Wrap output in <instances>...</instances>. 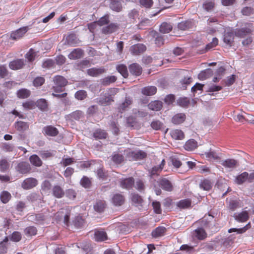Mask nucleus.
Returning a JSON list of instances; mask_svg holds the SVG:
<instances>
[{"mask_svg": "<svg viewBox=\"0 0 254 254\" xmlns=\"http://www.w3.org/2000/svg\"><path fill=\"white\" fill-rule=\"evenodd\" d=\"M54 85L52 87V89L54 92L52 95L58 98H64L66 96L67 93H64L63 94H57V93H61L64 91V88L67 84V80L63 76L61 75H56L53 78Z\"/></svg>", "mask_w": 254, "mask_h": 254, "instance_id": "1", "label": "nucleus"}, {"mask_svg": "<svg viewBox=\"0 0 254 254\" xmlns=\"http://www.w3.org/2000/svg\"><path fill=\"white\" fill-rule=\"evenodd\" d=\"M152 184L153 186L155 193L157 195H160L162 192L161 189L158 188V186L167 191H171L173 189L170 181L164 178L159 179L157 181L154 180V181L152 183Z\"/></svg>", "mask_w": 254, "mask_h": 254, "instance_id": "2", "label": "nucleus"}, {"mask_svg": "<svg viewBox=\"0 0 254 254\" xmlns=\"http://www.w3.org/2000/svg\"><path fill=\"white\" fill-rule=\"evenodd\" d=\"M146 152L142 150L129 151L127 154L126 158L128 161L140 160L146 158Z\"/></svg>", "mask_w": 254, "mask_h": 254, "instance_id": "3", "label": "nucleus"}, {"mask_svg": "<svg viewBox=\"0 0 254 254\" xmlns=\"http://www.w3.org/2000/svg\"><path fill=\"white\" fill-rule=\"evenodd\" d=\"M38 184L37 180L34 178L25 179L21 183V187L24 190H30L36 187Z\"/></svg>", "mask_w": 254, "mask_h": 254, "instance_id": "4", "label": "nucleus"}, {"mask_svg": "<svg viewBox=\"0 0 254 254\" xmlns=\"http://www.w3.org/2000/svg\"><path fill=\"white\" fill-rule=\"evenodd\" d=\"M29 29V26L21 27L10 34V38L14 40H17L23 37L24 34Z\"/></svg>", "mask_w": 254, "mask_h": 254, "instance_id": "5", "label": "nucleus"}, {"mask_svg": "<svg viewBox=\"0 0 254 254\" xmlns=\"http://www.w3.org/2000/svg\"><path fill=\"white\" fill-rule=\"evenodd\" d=\"M235 220L240 223L247 222L249 218V214L247 211L244 210L239 212H236L233 215Z\"/></svg>", "mask_w": 254, "mask_h": 254, "instance_id": "6", "label": "nucleus"}, {"mask_svg": "<svg viewBox=\"0 0 254 254\" xmlns=\"http://www.w3.org/2000/svg\"><path fill=\"white\" fill-rule=\"evenodd\" d=\"M26 61L24 59H16L10 62L9 67L12 70H18L21 69L25 65Z\"/></svg>", "mask_w": 254, "mask_h": 254, "instance_id": "7", "label": "nucleus"}, {"mask_svg": "<svg viewBox=\"0 0 254 254\" xmlns=\"http://www.w3.org/2000/svg\"><path fill=\"white\" fill-rule=\"evenodd\" d=\"M120 185L123 189L129 190L132 188L134 184V180L132 177L128 178L121 179L120 180Z\"/></svg>", "mask_w": 254, "mask_h": 254, "instance_id": "8", "label": "nucleus"}, {"mask_svg": "<svg viewBox=\"0 0 254 254\" xmlns=\"http://www.w3.org/2000/svg\"><path fill=\"white\" fill-rule=\"evenodd\" d=\"M146 50V46L143 44L138 43L131 46L130 48V51L132 55H138Z\"/></svg>", "mask_w": 254, "mask_h": 254, "instance_id": "9", "label": "nucleus"}, {"mask_svg": "<svg viewBox=\"0 0 254 254\" xmlns=\"http://www.w3.org/2000/svg\"><path fill=\"white\" fill-rule=\"evenodd\" d=\"M130 73L135 76L140 75L142 71L141 66L137 63H133L128 66Z\"/></svg>", "mask_w": 254, "mask_h": 254, "instance_id": "10", "label": "nucleus"}, {"mask_svg": "<svg viewBox=\"0 0 254 254\" xmlns=\"http://www.w3.org/2000/svg\"><path fill=\"white\" fill-rule=\"evenodd\" d=\"M65 42L69 46H76L80 43V41L75 34L70 33L66 36Z\"/></svg>", "mask_w": 254, "mask_h": 254, "instance_id": "11", "label": "nucleus"}, {"mask_svg": "<svg viewBox=\"0 0 254 254\" xmlns=\"http://www.w3.org/2000/svg\"><path fill=\"white\" fill-rule=\"evenodd\" d=\"M30 170L29 164L25 162L19 163L17 166V171L21 174H27L30 172Z\"/></svg>", "mask_w": 254, "mask_h": 254, "instance_id": "12", "label": "nucleus"}, {"mask_svg": "<svg viewBox=\"0 0 254 254\" xmlns=\"http://www.w3.org/2000/svg\"><path fill=\"white\" fill-rule=\"evenodd\" d=\"M221 165L225 168L232 169L238 165V162L234 159H227L222 162Z\"/></svg>", "mask_w": 254, "mask_h": 254, "instance_id": "13", "label": "nucleus"}, {"mask_svg": "<svg viewBox=\"0 0 254 254\" xmlns=\"http://www.w3.org/2000/svg\"><path fill=\"white\" fill-rule=\"evenodd\" d=\"M105 72V69L103 67L96 68L93 67L88 69L87 70V74L93 77H97L99 75L104 73Z\"/></svg>", "mask_w": 254, "mask_h": 254, "instance_id": "14", "label": "nucleus"}, {"mask_svg": "<svg viewBox=\"0 0 254 254\" xmlns=\"http://www.w3.org/2000/svg\"><path fill=\"white\" fill-rule=\"evenodd\" d=\"M43 132L45 134L51 136H55L59 132L58 129L55 127L52 126L44 127L43 129Z\"/></svg>", "mask_w": 254, "mask_h": 254, "instance_id": "15", "label": "nucleus"}, {"mask_svg": "<svg viewBox=\"0 0 254 254\" xmlns=\"http://www.w3.org/2000/svg\"><path fill=\"white\" fill-rule=\"evenodd\" d=\"M83 51L79 48L74 49L68 55V57L70 60H76L82 57Z\"/></svg>", "mask_w": 254, "mask_h": 254, "instance_id": "16", "label": "nucleus"}, {"mask_svg": "<svg viewBox=\"0 0 254 254\" xmlns=\"http://www.w3.org/2000/svg\"><path fill=\"white\" fill-rule=\"evenodd\" d=\"M97 102L102 106H107L110 105L114 101L113 97L111 96H107L104 97H101L97 99Z\"/></svg>", "mask_w": 254, "mask_h": 254, "instance_id": "17", "label": "nucleus"}, {"mask_svg": "<svg viewBox=\"0 0 254 254\" xmlns=\"http://www.w3.org/2000/svg\"><path fill=\"white\" fill-rule=\"evenodd\" d=\"M186 117L184 113H179L175 115L172 118V122L175 125L183 123L186 120Z\"/></svg>", "mask_w": 254, "mask_h": 254, "instance_id": "18", "label": "nucleus"}, {"mask_svg": "<svg viewBox=\"0 0 254 254\" xmlns=\"http://www.w3.org/2000/svg\"><path fill=\"white\" fill-rule=\"evenodd\" d=\"M124 201L125 197L121 194H115L112 197V202L115 206H121L123 204Z\"/></svg>", "mask_w": 254, "mask_h": 254, "instance_id": "19", "label": "nucleus"}, {"mask_svg": "<svg viewBox=\"0 0 254 254\" xmlns=\"http://www.w3.org/2000/svg\"><path fill=\"white\" fill-rule=\"evenodd\" d=\"M213 71L210 68H207L201 71L198 75V78L200 80H205L213 75Z\"/></svg>", "mask_w": 254, "mask_h": 254, "instance_id": "20", "label": "nucleus"}, {"mask_svg": "<svg viewBox=\"0 0 254 254\" xmlns=\"http://www.w3.org/2000/svg\"><path fill=\"white\" fill-rule=\"evenodd\" d=\"M234 39V35L232 32H227L225 33L223 38L224 42L229 46H232Z\"/></svg>", "mask_w": 254, "mask_h": 254, "instance_id": "21", "label": "nucleus"}, {"mask_svg": "<svg viewBox=\"0 0 254 254\" xmlns=\"http://www.w3.org/2000/svg\"><path fill=\"white\" fill-rule=\"evenodd\" d=\"M132 101L129 97H126L123 102L118 107L119 111L122 113L127 110L129 106L132 104Z\"/></svg>", "mask_w": 254, "mask_h": 254, "instance_id": "22", "label": "nucleus"}, {"mask_svg": "<svg viewBox=\"0 0 254 254\" xmlns=\"http://www.w3.org/2000/svg\"><path fill=\"white\" fill-rule=\"evenodd\" d=\"M193 236L199 240L205 239L207 237V233L202 228H198L193 232Z\"/></svg>", "mask_w": 254, "mask_h": 254, "instance_id": "23", "label": "nucleus"}, {"mask_svg": "<svg viewBox=\"0 0 254 254\" xmlns=\"http://www.w3.org/2000/svg\"><path fill=\"white\" fill-rule=\"evenodd\" d=\"M110 7L113 10L116 12H120L122 9V5L121 0H110Z\"/></svg>", "mask_w": 254, "mask_h": 254, "instance_id": "24", "label": "nucleus"}, {"mask_svg": "<svg viewBox=\"0 0 254 254\" xmlns=\"http://www.w3.org/2000/svg\"><path fill=\"white\" fill-rule=\"evenodd\" d=\"M166 231V229L163 226L157 227L152 232V236L153 238H157L163 236Z\"/></svg>", "mask_w": 254, "mask_h": 254, "instance_id": "25", "label": "nucleus"}, {"mask_svg": "<svg viewBox=\"0 0 254 254\" xmlns=\"http://www.w3.org/2000/svg\"><path fill=\"white\" fill-rule=\"evenodd\" d=\"M52 194L56 198H61L64 195L63 189L59 186H55L52 189Z\"/></svg>", "mask_w": 254, "mask_h": 254, "instance_id": "26", "label": "nucleus"}, {"mask_svg": "<svg viewBox=\"0 0 254 254\" xmlns=\"http://www.w3.org/2000/svg\"><path fill=\"white\" fill-rule=\"evenodd\" d=\"M148 108L152 111H160L162 108V102L158 100H155L151 101L148 105Z\"/></svg>", "mask_w": 254, "mask_h": 254, "instance_id": "27", "label": "nucleus"}, {"mask_svg": "<svg viewBox=\"0 0 254 254\" xmlns=\"http://www.w3.org/2000/svg\"><path fill=\"white\" fill-rule=\"evenodd\" d=\"M15 128L19 131H24L29 128V125L27 122L17 121L14 124Z\"/></svg>", "mask_w": 254, "mask_h": 254, "instance_id": "28", "label": "nucleus"}, {"mask_svg": "<svg viewBox=\"0 0 254 254\" xmlns=\"http://www.w3.org/2000/svg\"><path fill=\"white\" fill-rule=\"evenodd\" d=\"M197 147V142L193 139H189L184 145V148L187 151H192Z\"/></svg>", "mask_w": 254, "mask_h": 254, "instance_id": "29", "label": "nucleus"}, {"mask_svg": "<svg viewBox=\"0 0 254 254\" xmlns=\"http://www.w3.org/2000/svg\"><path fill=\"white\" fill-rule=\"evenodd\" d=\"M157 92V88L153 86H147L143 88L141 90L142 94L146 96H152Z\"/></svg>", "mask_w": 254, "mask_h": 254, "instance_id": "30", "label": "nucleus"}, {"mask_svg": "<svg viewBox=\"0 0 254 254\" xmlns=\"http://www.w3.org/2000/svg\"><path fill=\"white\" fill-rule=\"evenodd\" d=\"M213 186V183L211 181L208 179H204L202 180L199 184V187L200 189L204 190H210Z\"/></svg>", "mask_w": 254, "mask_h": 254, "instance_id": "31", "label": "nucleus"}, {"mask_svg": "<svg viewBox=\"0 0 254 254\" xmlns=\"http://www.w3.org/2000/svg\"><path fill=\"white\" fill-rule=\"evenodd\" d=\"M111 160L115 164H119L124 161L125 158L122 154L114 152L111 156Z\"/></svg>", "mask_w": 254, "mask_h": 254, "instance_id": "32", "label": "nucleus"}, {"mask_svg": "<svg viewBox=\"0 0 254 254\" xmlns=\"http://www.w3.org/2000/svg\"><path fill=\"white\" fill-rule=\"evenodd\" d=\"M170 135L175 139L181 140L184 138V132L180 129L172 130L170 131Z\"/></svg>", "mask_w": 254, "mask_h": 254, "instance_id": "33", "label": "nucleus"}, {"mask_svg": "<svg viewBox=\"0 0 254 254\" xmlns=\"http://www.w3.org/2000/svg\"><path fill=\"white\" fill-rule=\"evenodd\" d=\"M248 179V173L244 172L237 176L235 179V183L238 185H242Z\"/></svg>", "mask_w": 254, "mask_h": 254, "instance_id": "34", "label": "nucleus"}, {"mask_svg": "<svg viewBox=\"0 0 254 254\" xmlns=\"http://www.w3.org/2000/svg\"><path fill=\"white\" fill-rule=\"evenodd\" d=\"M251 29L248 27L242 28L241 29H237L235 34L236 36L242 38L251 32Z\"/></svg>", "mask_w": 254, "mask_h": 254, "instance_id": "35", "label": "nucleus"}, {"mask_svg": "<svg viewBox=\"0 0 254 254\" xmlns=\"http://www.w3.org/2000/svg\"><path fill=\"white\" fill-rule=\"evenodd\" d=\"M93 135L97 140L105 139L107 137V133L104 130L97 129L94 131Z\"/></svg>", "mask_w": 254, "mask_h": 254, "instance_id": "36", "label": "nucleus"}, {"mask_svg": "<svg viewBox=\"0 0 254 254\" xmlns=\"http://www.w3.org/2000/svg\"><path fill=\"white\" fill-rule=\"evenodd\" d=\"M117 80L115 76H108L100 79L101 83L104 86H108L111 83L115 82Z\"/></svg>", "mask_w": 254, "mask_h": 254, "instance_id": "37", "label": "nucleus"}, {"mask_svg": "<svg viewBox=\"0 0 254 254\" xmlns=\"http://www.w3.org/2000/svg\"><path fill=\"white\" fill-rule=\"evenodd\" d=\"M36 104L37 107L41 111H46L48 109V102L45 99H38L36 101Z\"/></svg>", "mask_w": 254, "mask_h": 254, "instance_id": "38", "label": "nucleus"}, {"mask_svg": "<svg viewBox=\"0 0 254 254\" xmlns=\"http://www.w3.org/2000/svg\"><path fill=\"white\" fill-rule=\"evenodd\" d=\"M118 28V26L115 23H111L108 26L104 27L102 31L104 34H110L116 31Z\"/></svg>", "mask_w": 254, "mask_h": 254, "instance_id": "39", "label": "nucleus"}, {"mask_svg": "<svg viewBox=\"0 0 254 254\" xmlns=\"http://www.w3.org/2000/svg\"><path fill=\"white\" fill-rule=\"evenodd\" d=\"M107 238V234L104 231H97L95 232V239L96 241H104Z\"/></svg>", "mask_w": 254, "mask_h": 254, "instance_id": "40", "label": "nucleus"}, {"mask_svg": "<svg viewBox=\"0 0 254 254\" xmlns=\"http://www.w3.org/2000/svg\"><path fill=\"white\" fill-rule=\"evenodd\" d=\"M191 201L190 199H185L180 200L177 204V206L181 209H186L191 206Z\"/></svg>", "mask_w": 254, "mask_h": 254, "instance_id": "41", "label": "nucleus"}, {"mask_svg": "<svg viewBox=\"0 0 254 254\" xmlns=\"http://www.w3.org/2000/svg\"><path fill=\"white\" fill-rule=\"evenodd\" d=\"M172 30L171 24L167 22H163L159 28V30L163 33H168Z\"/></svg>", "mask_w": 254, "mask_h": 254, "instance_id": "42", "label": "nucleus"}, {"mask_svg": "<svg viewBox=\"0 0 254 254\" xmlns=\"http://www.w3.org/2000/svg\"><path fill=\"white\" fill-rule=\"evenodd\" d=\"M162 167L161 165L154 166L150 170H149V176L151 178H153L155 176H158L159 173L162 171Z\"/></svg>", "mask_w": 254, "mask_h": 254, "instance_id": "43", "label": "nucleus"}, {"mask_svg": "<svg viewBox=\"0 0 254 254\" xmlns=\"http://www.w3.org/2000/svg\"><path fill=\"white\" fill-rule=\"evenodd\" d=\"M30 161L32 164L35 166L39 167L42 164L40 158L37 155H32L29 158Z\"/></svg>", "mask_w": 254, "mask_h": 254, "instance_id": "44", "label": "nucleus"}, {"mask_svg": "<svg viewBox=\"0 0 254 254\" xmlns=\"http://www.w3.org/2000/svg\"><path fill=\"white\" fill-rule=\"evenodd\" d=\"M94 210L99 213L103 212L105 207V202L104 201L99 200L94 205Z\"/></svg>", "mask_w": 254, "mask_h": 254, "instance_id": "45", "label": "nucleus"}, {"mask_svg": "<svg viewBox=\"0 0 254 254\" xmlns=\"http://www.w3.org/2000/svg\"><path fill=\"white\" fill-rule=\"evenodd\" d=\"M30 95V91L25 88L21 89L17 91V97L19 98L24 99L28 97Z\"/></svg>", "mask_w": 254, "mask_h": 254, "instance_id": "46", "label": "nucleus"}, {"mask_svg": "<svg viewBox=\"0 0 254 254\" xmlns=\"http://www.w3.org/2000/svg\"><path fill=\"white\" fill-rule=\"evenodd\" d=\"M37 232L36 228L34 226L27 227L24 230V233L27 237L34 236L37 234Z\"/></svg>", "mask_w": 254, "mask_h": 254, "instance_id": "47", "label": "nucleus"}, {"mask_svg": "<svg viewBox=\"0 0 254 254\" xmlns=\"http://www.w3.org/2000/svg\"><path fill=\"white\" fill-rule=\"evenodd\" d=\"M11 197V194L7 191H2L0 195V198L3 203H7Z\"/></svg>", "mask_w": 254, "mask_h": 254, "instance_id": "48", "label": "nucleus"}, {"mask_svg": "<svg viewBox=\"0 0 254 254\" xmlns=\"http://www.w3.org/2000/svg\"><path fill=\"white\" fill-rule=\"evenodd\" d=\"M71 209V208H67L66 209H62L60 211H59V213H65L64 215V223L67 225L69 220V216H70V212Z\"/></svg>", "mask_w": 254, "mask_h": 254, "instance_id": "49", "label": "nucleus"}, {"mask_svg": "<svg viewBox=\"0 0 254 254\" xmlns=\"http://www.w3.org/2000/svg\"><path fill=\"white\" fill-rule=\"evenodd\" d=\"M117 69L119 72L125 78L128 76V73L127 66L124 64L119 65L117 67Z\"/></svg>", "mask_w": 254, "mask_h": 254, "instance_id": "50", "label": "nucleus"}, {"mask_svg": "<svg viewBox=\"0 0 254 254\" xmlns=\"http://www.w3.org/2000/svg\"><path fill=\"white\" fill-rule=\"evenodd\" d=\"M51 184L49 181L45 180L41 184V190L46 194L51 190Z\"/></svg>", "mask_w": 254, "mask_h": 254, "instance_id": "51", "label": "nucleus"}, {"mask_svg": "<svg viewBox=\"0 0 254 254\" xmlns=\"http://www.w3.org/2000/svg\"><path fill=\"white\" fill-rule=\"evenodd\" d=\"M191 26V23L189 21H185L180 22L178 24V27L182 30H186Z\"/></svg>", "mask_w": 254, "mask_h": 254, "instance_id": "52", "label": "nucleus"}, {"mask_svg": "<svg viewBox=\"0 0 254 254\" xmlns=\"http://www.w3.org/2000/svg\"><path fill=\"white\" fill-rule=\"evenodd\" d=\"M84 219L81 216H76L73 221L74 226L77 228H81L84 224Z\"/></svg>", "mask_w": 254, "mask_h": 254, "instance_id": "53", "label": "nucleus"}, {"mask_svg": "<svg viewBox=\"0 0 254 254\" xmlns=\"http://www.w3.org/2000/svg\"><path fill=\"white\" fill-rule=\"evenodd\" d=\"M45 81V79L43 77L37 76L35 77L33 81V84L35 87H38L42 86Z\"/></svg>", "mask_w": 254, "mask_h": 254, "instance_id": "54", "label": "nucleus"}, {"mask_svg": "<svg viewBox=\"0 0 254 254\" xmlns=\"http://www.w3.org/2000/svg\"><path fill=\"white\" fill-rule=\"evenodd\" d=\"M36 56V53L32 49L25 54V58L27 59L29 62H32L35 60Z\"/></svg>", "mask_w": 254, "mask_h": 254, "instance_id": "55", "label": "nucleus"}, {"mask_svg": "<svg viewBox=\"0 0 254 254\" xmlns=\"http://www.w3.org/2000/svg\"><path fill=\"white\" fill-rule=\"evenodd\" d=\"M8 168L9 163L6 159H2L0 160V171L1 172H5Z\"/></svg>", "mask_w": 254, "mask_h": 254, "instance_id": "56", "label": "nucleus"}, {"mask_svg": "<svg viewBox=\"0 0 254 254\" xmlns=\"http://www.w3.org/2000/svg\"><path fill=\"white\" fill-rule=\"evenodd\" d=\"M75 98L79 100H82L84 99L87 96L86 92L84 90L77 91L74 95Z\"/></svg>", "mask_w": 254, "mask_h": 254, "instance_id": "57", "label": "nucleus"}, {"mask_svg": "<svg viewBox=\"0 0 254 254\" xmlns=\"http://www.w3.org/2000/svg\"><path fill=\"white\" fill-rule=\"evenodd\" d=\"M233 243V239L232 236L222 239L221 240L222 245L226 248L230 247Z\"/></svg>", "mask_w": 254, "mask_h": 254, "instance_id": "58", "label": "nucleus"}, {"mask_svg": "<svg viewBox=\"0 0 254 254\" xmlns=\"http://www.w3.org/2000/svg\"><path fill=\"white\" fill-rule=\"evenodd\" d=\"M135 188L140 192H144L145 190V185L143 182L140 180L136 181L135 184Z\"/></svg>", "mask_w": 254, "mask_h": 254, "instance_id": "59", "label": "nucleus"}, {"mask_svg": "<svg viewBox=\"0 0 254 254\" xmlns=\"http://www.w3.org/2000/svg\"><path fill=\"white\" fill-rule=\"evenodd\" d=\"M206 157L209 159H217L219 158L218 154L212 149H210L209 151L205 152Z\"/></svg>", "mask_w": 254, "mask_h": 254, "instance_id": "60", "label": "nucleus"}, {"mask_svg": "<svg viewBox=\"0 0 254 254\" xmlns=\"http://www.w3.org/2000/svg\"><path fill=\"white\" fill-rule=\"evenodd\" d=\"M177 104L182 107H187L190 104V101L186 97L180 98L177 100Z\"/></svg>", "mask_w": 254, "mask_h": 254, "instance_id": "61", "label": "nucleus"}, {"mask_svg": "<svg viewBox=\"0 0 254 254\" xmlns=\"http://www.w3.org/2000/svg\"><path fill=\"white\" fill-rule=\"evenodd\" d=\"M131 198L132 201L133 203H134L136 204H138V205L140 204L143 201L141 197L138 194H136V193L131 194Z\"/></svg>", "mask_w": 254, "mask_h": 254, "instance_id": "62", "label": "nucleus"}, {"mask_svg": "<svg viewBox=\"0 0 254 254\" xmlns=\"http://www.w3.org/2000/svg\"><path fill=\"white\" fill-rule=\"evenodd\" d=\"M10 239L11 241L15 242L20 241L21 239V235L20 233L17 231L13 232L11 236Z\"/></svg>", "mask_w": 254, "mask_h": 254, "instance_id": "63", "label": "nucleus"}, {"mask_svg": "<svg viewBox=\"0 0 254 254\" xmlns=\"http://www.w3.org/2000/svg\"><path fill=\"white\" fill-rule=\"evenodd\" d=\"M80 184L85 188H88L91 185V181L88 178L83 177L80 180Z\"/></svg>", "mask_w": 254, "mask_h": 254, "instance_id": "64", "label": "nucleus"}]
</instances>
